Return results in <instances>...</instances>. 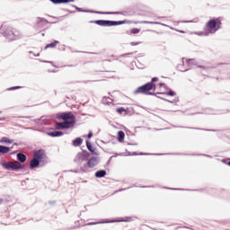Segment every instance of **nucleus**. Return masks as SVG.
<instances>
[{"mask_svg": "<svg viewBox=\"0 0 230 230\" xmlns=\"http://www.w3.org/2000/svg\"><path fill=\"white\" fill-rule=\"evenodd\" d=\"M222 22L220 21V19H211L206 23L204 31H195L194 35H199V37H208V35H213L214 33H217V31L220 30Z\"/></svg>", "mask_w": 230, "mask_h": 230, "instance_id": "obj_1", "label": "nucleus"}, {"mask_svg": "<svg viewBox=\"0 0 230 230\" xmlns=\"http://www.w3.org/2000/svg\"><path fill=\"white\" fill-rule=\"evenodd\" d=\"M93 24H98V26L111 27V26H119L125 24V21H109V20H95L90 22Z\"/></svg>", "mask_w": 230, "mask_h": 230, "instance_id": "obj_2", "label": "nucleus"}, {"mask_svg": "<svg viewBox=\"0 0 230 230\" xmlns=\"http://www.w3.org/2000/svg\"><path fill=\"white\" fill-rule=\"evenodd\" d=\"M4 37H5V39H7V40H17L21 39V37H22V35L21 34V32L19 31L8 28L4 32Z\"/></svg>", "mask_w": 230, "mask_h": 230, "instance_id": "obj_3", "label": "nucleus"}, {"mask_svg": "<svg viewBox=\"0 0 230 230\" xmlns=\"http://www.w3.org/2000/svg\"><path fill=\"white\" fill-rule=\"evenodd\" d=\"M2 166L4 170H12L13 172L22 170L24 168V166L18 161L4 163L2 164Z\"/></svg>", "mask_w": 230, "mask_h": 230, "instance_id": "obj_4", "label": "nucleus"}, {"mask_svg": "<svg viewBox=\"0 0 230 230\" xmlns=\"http://www.w3.org/2000/svg\"><path fill=\"white\" fill-rule=\"evenodd\" d=\"M58 119H64L67 121V123H72L75 126V121H76V117L73 114V112H62L58 114Z\"/></svg>", "mask_w": 230, "mask_h": 230, "instance_id": "obj_5", "label": "nucleus"}, {"mask_svg": "<svg viewBox=\"0 0 230 230\" xmlns=\"http://www.w3.org/2000/svg\"><path fill=\"white\" fill-rule=\"evenodd\" d=\"M152 89L155 90V84L154 83H147L140 87H138L136 91V94H139V93H142L143 94H146L148 91H152Z\"/></svg>", "mask_w": 230, "mask_h": 230, "instance_id": "obj_6", "label": "nucleus"}, {"mask_svg": "<svg viewBox=\"0 0 230 230\" xmlns=\"http://www.w3.org/2000/svg\"><path fill=\"white\" fill-rule=\"evenodd\" d=\"M71 127H75L73 125V122L64 121V122H58L56 124L57 130H63L64 128H71Z\"/></svg>", "mask_w": 230, "mask_h": 230, "instance_id": "obj_7", "label": "nucleus"}, {"mask_svg": "<svg viewBox=\"0 0 230 230\" xmlns=\"http://www.w3.org/2000/svg\"><path fill=\"white\" fill-rule=\"evenodd\" d=\"M100 163V158L98 156H93L90 158L87 162L88 168H94V166H98Z\"/></svg>", "mask_w": 230, "mask_h": 230, "instance_id": "obj_8", "label": "nucleus"}, {"mask_svg": "<svg viewBox=\"0 0 230 230\" xmlns=\"http://www.w3.org/2000/svg\"><path fill=\"white\" fill-rule=\"evenodd\" d=\"M33 157L38 161H42V159L46 157V152L44 151V149L37 150L34 152Z\"/></svg>", "mask_w": 230, "mask_h": 230, "instance_id": "obj_9", "label": "nucleus"}, {"mask_svg": "<svg viewBox=\"0 0 230 230\" xmlns=\"http://www.w3.org/2000/svg\"><path fill=\"white\" fill-rule=\"evenodd\" d=\"M84 161H87V155L84 153H79L75 158V163L77 164H82Z\"/></svg>", "mask_w": 230, "mask_h": 230, "instance_id": "obj_10", "label": "nucleus"}, {"mask_svg": "<svg viewBox=\"0 0 230 230\" xmlns=\"http://www.w3.org/2000/svg\"><path fill=\"white\" fill-rule=\"evenodd\" d=\"M136 217H119L117 220H114L116 223H130L134 219H136Z\"/></svg>", "mask_w": 230, "mask_h": 230, "instance_id": "obj_11", "label": "nucleus"}, {"mask_svg": "<svg viewBox=\"0 0 230 230\" xmlns=\"http://www.w3.org/2000/svg\"><path fill=\"white\" fill-rule=\"evenodd\" d=\"M46 24H48V20L40 17L36 19V28H44Z\"/></svg>", "mask_w": 230, "mask_h": 230, "instance_id": "obj_12", "label": "nucleus"}, {"mask_svg": "<svg viewBox=\"0 0 230 230\" xmlns=\"http://www.w3.org/2000/svg\"><path fill=\"white\" fill-rule=\"evenodd\" d=\"M39 164H40V161L33 157L30 162L31 170H33V168H38Z\"/></svg>", "mask_w": 230, "mask_h": 230, "instance_id": "obj_13", "label": "nucleus"}, {"mask_svg": "<svg viewBox=\"0 0 230 230\" xmlns=\"http://www.w3.org/2000/svg\"><path fill=\"white\" fill-rule=\"evenodd\" d=\"M48 136H50L51 137H60L61 136H64V132L62 131H50L48 133Z\"/></svg>", "mask_w": 230, "mask_h": 230, "instance_id": "obj_14", "label": "nucleus"}, {"mask_svg": "<svg viewBox=\"0 0 230 230\" xmlns=\"http://www.w3.org/2000/svg\"><path fill=\"white\" fill-rule=\"evenodd\" d=\"M107 175V171L105 170H100L95 172V177L97 179H102V177H105Z\"/></svg>", "mask_w": 230, "mask_h": 230, "instance_id": "obj_15", "label": "nucleus"}, {"mask_svg": "<svg viewBox=\"0 0 230 230\" xmlns=\"http://www.w3.org/2000/svg\"><path fill=\"white\" fill-rule=\"evenodd\" d=\"M54 4H62L66 3H74L75 0H50Z\"/></svg>", "mask_w": 230, "mask_h": 230, "instance_id": "obj_16", "label": "nucleus"}, {"mask_svg": "<svg viewBox=\"0 0 230 230\" xmlns=\"http://www.w3.org/2000/svg\"><path fill=\"white\" fill-rule=\"evenodd\" d=\"M177 69L179 71H181V73H185V71H188L190 68H184V58H181V63L177 66Z\"/></svg>", "mask_w": 230, "mask_h": 230, "instance_id": "obj_17", "label": "nucleus"}, {"mask_svg": "<svg viewBox=\"0 0 230 230\" xmlns=\"http://www.w3.org/2000/svg\"><path fill=\"white\" fill-rule=\"evenodd\" d=\"M13 146L12 147H8L5 146H0V154H8V152H10V150H13Z\"/></svg>", "mask_w": 230, "mask_h": 230, "instance_id": "obj_18", "label": "nucleus"}, {"mask_svg": "<svg viewBox=\"0 0 230 230\" xmlns=\"http://www.w3.org/2000/svg\"><path fill=\"white\" fill-rule=\"evenodd\" d=\"M94 13H99L101 15H118L119 12H94Z\"/></svg>", "mask_w": 230, "mask_h": 230, "instance_id": "obj_19", "label": "nucleus"}, {"mask_svg": "<svg viewBox=\"0 0 230 230\" xmlns=\"http://www.w3.org/2000/svg\"><path fill=\"white\" fill-rule=\"evenodd\" d=\"M86 146H87V149L89 150V152H91L93 155H96V149H94L93 147V146L91 145V142H89V140L86 141Z\"/></svg>", "mask_w": 230, "mask_h": 230, "instance_id": "obj_20", "label": "nucleus"}, {"mask_svg": "<svg viewBox=\"0 0 230 230\" xmlns=\"http://www.w3.org/2000/svg\"><path fill=\"white\" fill-rule=\"evenodd\" d=\"M17 160L20 163H26V155L22 153H18L17 154Z\"/></svg>", "mask_w": 230, "mask_h": 230, "instance_id": "obj_21", "label": "nucleus"}, {"mask_svg": "<svg viewBox=\"0 0 230 230\" xmlns=\"http://www.w3.org/2000/svg\"><path fill=\"white\" fill-rule=\"evenodd\" d=\"M83 142H84V139H82V137H76V138L73 141V146H80Z\"/></svg>", "mask_w": 230, "mask_h": 230, "instance_id": "obj_22", "label": "nucleus"}, {"mask_svg": "<svg viewBox=\"0 0 230 230\" xmlns=\"http://www.w3.org/2000/svg\"><path fill=\"white\" fill-rule=\"evenodd\" d=\"M0 143H5L6 145H12L13 143V140H11L9 139L8 137H3L1 139H0Z\"/></svg>", "mask_w": 230, "mask_h": 230, "instance_id": "obj_23", "label": "nucleus"}, {"mask_svg": "<svg viewBox=\"0 0 230 230\" xmlns=\"http://www.w3.org/2000/svg\"><path fill=\"white\" fill-rule=\"evenodd\" d=\"M125 139V132L123 131H119L118 132V141L119 143H122V141Z\"/></svg>", "mask_w": 230, "mask_h": 230, "instance_id": "obj_24", "label": "nucleus"}, {"mask_svg": "<svg viewBox=\"0 0 230 230\" xmlns=\"http://www.w3.org/2000/svg\"><path fill=\"white\" fill-rule=\"evenodd\" d=\"M57 44H58V40H55L54 42L48 44L45 47V49H48L49 48H57Z\"/></svg>", "mask_w": 230, "mask_h": 230, "instance_id": "obj_25", "label": "nucleus"}, {"mask_svg": "<svg viewBox=\"0 0 230 230\" xmlns=\"http://www.w3.org/2000/svg\"><path fill=\"white\" fill-rule=\"evenodd\" d=\"M156 94H166L167 96H175V92L171 90L166 93H156Z\"/></svg>", "mask_w": 230, "mask_h": 230, "instance_id": "obj_26", "label": "nucleus"}, {"mask_svg": "<svg viewBox=\"0 0 230 230\" xmlns=\"http://www.w3.org/2000/svg\"><path fill=\"white\" fill-rule=\"evenodd\" d=\"M142 24H161V22H146V21H144V22H142Z\"/></svg>", "mask_w": 230, "mask_h": 230, "instance_id": "obj_27", "label": "nucleus"}, {"mask_svg": "<svg viewBox=\"0 0 230 230\" xmlns=\"http://www.w3.org/2000/svg\"><path fill=\"white\" fill-rule=\"evenodd\" d=\"M70 172H72V173H80V172H85V170L84 169H74V170H70Z\"/></svg>", "mask_w": 230, "mask_h": 230, "instance_id": "obj_28", "label": "nucleus"}, {"mask_svg": "<svg viewBox=\"0 0 230 230\" xmlns=\"http://www.w3.org/2000/svg\"><path fill=\"white\" fill-rule=\"evenodd\" d=\"M162 100H164V102H168L169 103H177L179 102V99H174L173 101H170L167 99L161 98Z\"/></svg>", "mask_w": 230, "mask_h": 230, "instance_id": "obj_29", "label": "nucleus"}, {"mask_svg": "<svg viewBox=\"0 0 230 230\" xmlns=\"http://www.w3.org/2000/svg\"><path fill=\"white\" fill-rule=\"evenodd\" d=\"M74 8H75V10H77V12H86V13L91 12V13H93V11H85L80 7H77L76 5H75Z\"/></svg>", "mask_w": 230, "mask_h": 230, "instance_id": "obj_30", "label": "nucleus"}, {"mask_svg": "<svg viewBox=\"0 0 230 230\" xmlns=\"http://www.w3.org/2000/svg\"><path fill=\"white\" fill-rule=\"evenodd\" d=\"M139 31H141V30H139V29H133V30H131V33H133L134 35L139 33Z\"/></svg>", "mask_w": 230, "mask_h": 230, "instance_id": "obj_31", "label": "nucleus"}, {"mask_svg": "<svg viewBox=\"0 0 230 230\" xmlns=\"http://www.w3.org/2000/svg\"><path fill=\"white\" fill-rule=\"evenodd\" d=\"M117 112L119 114H123V112H125V110L123 108H119V109H117Z\"/></svg>", "mask_w": 230, "mask_h": 230, "instance_id": "obj_32", "label": "nucleus"}, {"mask_svg": "<svg viewBox=\"0 0 230 230\" xmlns=\"http://www.w3.org/2000/svg\"><path fill=\"white\" fill-rule=\"evenodd\" d=\"M187 66H191L193 64V59H186Z\"/></svg>", "mask_w": 230, "mask_h": 230, "instance_id": "obj_33", "label": "nucleus"}, {"mask_svg": "<svg viewBox=\"0 0 230 230\" xmlns=\"http://www.w3.org/2000/svg\"><path fill=\"white\" fill-rule=\"evenodd\" d=\"M222 163H225V164H228V166H230V159H224L222 160Z\"/></svg>", "mask_w": 230, "mask_h": 230, "instance_id": "obj_34", "label": "nucleus"}, {"mask_svg": "<svg viewBox=\"0 0 230 230\" xmlns=\"http://www.w3.org/2000/svg\"><path fill=\"white\" fill-rule=\"evenodd\" d=\"M15 89H21V86H13L9 88V91H15Z\"/></svg>", "mask_w": 230, "mask_h": 230, "instance_id": "obj_35", "label": "nucleus"}, {"mask_svg": "<svg viewBox=\"0 0 230 230\" xmlns=\"http://www.w3.org/2000/svg\"><path fill=\"white\" fill-rule=\"evenodd\" d=\"M159 80V78L157 77H153L152 80H151V83L154 84V82H157Z\"/></svg>", "mask_w": 230, "mask_h": 230, "instance_id": "obj_36", "label": "nucleus"}, {"mask_svg": "<svg viewBox=\"0 0 230 230\" xmlns=\"http://www.w3.org/2000/svg\"><path fill=\"white\" fill-rule=\"evenodd\" d=\"M88 139H91L93 137V132H89L87 136Z\"/></svg>", "mask_w": 230, "mask_h": 230, "instance_id": "obj_37", "label": "nucleus"}, {"mask_svg": "<svg viewBox=\"0 0 230 230\" xmlns=\"http://www.w3.org/2000/svg\"><path fill=\"white\" fill-rule=\"evenodd\" d=\"M139 44V42H131V46H137Z\"/></svg>", "mask_w": 230, "mask_h": 230, "instance_id": "obj_38", "label": "nucleus"}, {"mask_svg": "<svg viewBox=\"0 0 230 230\" xmlns=\"http://www.w3.org/2000/svg\"><path fill=\"white\" fill-rule=\"evenodd\" d=\"M159 85L160 87H166V84L164 83H160Z\"/></svg>", "mask_w": 230, "mask_h": 230, "instance_id": "obj_39", "label": "nucleus"}, {"mask_svg": "<svg viewBox=\"0 0 230 230\" xmlns=\"http://www.w3.org/2000/svg\"><path fill=\"white\" fill-rule=\"evenodd\" d=\"M181 22L188 23V22H195V21H182Z\"/></svg>", "mask_w": 230, "mask_h": 230, "instance_id": "obj_40", "label": "nucleus"}, {"mask_svg": "<svg viewBox=\"0 0 230 230\" xmlns=\"http://www.w3.org/2000/svg\"><path fill=\"white\" fill-rule=\"evenodd\" d=\"M6 119V118L3 117V118H0V121H4Z\"/></svg>", "mask_w": 230, "mask_h": 230, "instance_id": "obj_41", "label": "nucleus"}, {"mask_svg": "<svg viewBox=\"0 0 230 230\" xmlns=\"http://www.w3.org/2000/svg\"><path fill=\"white\" fill-rule=\"evenodd\" d=\"M139 155H148V154L140 153Z\"/></svg>", "mask_w": 230, "mask_h": 230, "instance_id": "obj_42", "label": "nucleus"}, {"mask_svg": "<svg viewBox=\"0 0 230 230\" xmlns=\"http://www.w3.org/2000/svg\"><path fill=\"white\" fill-rule=\"evenodd\" d=\"M40 53H38V54H34V57H40Z\"/></svg>", "mask_w": 230, "mask_h": 230, "instance_id": "obj_43", "label": "nucleus"}, {"mask_svg": "<svg viewBox=\"0 0 230 230\" xmlns=\"http://www.w3.org/2000/svg\"><path fill=\"white\" fill-rule=\"evenodd\" d=\"M205 155L206 157H211V155Z\"/></svg>", "mask_w": 230, "mask_h": 230, "instance_id": "obj_44", "label": "nucleus"}, {"mask_svg": "<svg viewBox=\"0 0 230 230\" xmlns=\"http://www.w3.org/2000/svg\"><path fill=\"white\" fill-rule=\"evenodd\" d=\"M180 33H184V31H178Z\"/></svg>", "mask_w": 230, "mask_h": 230, "instance_id": "obj_45", "label": "nucleus"}, {"mask_svg": "<svg viewBox=\"0 0 230 230\" xmlns=\"http://www.w3.org/2000/svg\"><path fill=\"white\" fill-rule=\"evenodd\" d=\"M94 225V223H90V224H88V226H93Z\"/></svg>", "mask_w": 230, "mask_h": 230, "instance_id": "obj_46", "label": "nucleus"}, {"mask_svg": "<svg viewBox=\"0 0 230 230\" xmlns=\"http://www.w3.org/2000/svg\"><path fill=\"white\" fill-rule=\"evenodd\" d=\"M125 189H120L119 191H123Z\"/></svg>", "mask_w": 230, "mask_h": 230, "instance_id": "obj_47", "label": "nucleus"}, {"mask_svg": "<svg viewBox=\"0 0 230 230\" xmlns=\"http://www.w3.org/2000/svg\"><path fill=\"white\" fill-rule=\"evenodd\" d=\"M148 94H155V93H148Z\"/></svg>", "mask_w": 230, "mask_h": 230, "instance_id": "obj_48", "label": "nucleus"}, {"mask_svg": "<svg viewBox=\"0 0 230 230\" xmlns=\"http://www.w3.org/2000/svg\"><path fill=\"white\" fill-rule=\"evenodd\" d=\"M133 155H137V153H134Z\"/></svg>", "mask_w": 230, "mask_h": 230, "instance_id": "obj_49", "label": "nucleus"}, {"mask_svg": "<svg viewBox=\"0 0 230 230\" xmlns=\"http://www.w3.org/2000/svg\"><path fill=\"white\" fill-rule=\"evenodd\" d=\"M0 202H3V199H0Z\"/></svg>", "mask_w": 230, "mask_h": 230, "instance_id": "obj_50", "label": "nucleus"}, {"mask_svg": "<svg viewBox=\"0 0 230 230\" xmlns=\"http://www.w3.org/2000/svg\"><path fill=\"white\" fill-rule=\"evenodd\" d=\"M164 89H168V87H167V86H165V87H164Z\"/></svg>", "mask_w": 230, "mask_h": 230, "instance_id": "obj_51", "label": "nucleus"}, {"mask_svg": "<svg viewBox=\"0 0 230 230\" xmlns=\"http://www.w3.org/2000/svg\"><path fill=\"white\" fill-rule=\"evenodd\" d=\"M119 155H123V154H119Z\"/></svg>", "mask_w": 230, "mask_h": 230, "instance_id": "obj_52", "label": "nucleus"}, {"mask_svg": "<svg viewBox=\"0 0 230 230\" xmlns=\"http://www.w3.org/2000/svg\"><path fill=\"white\" fill-rule=\"evenodd\" d=\"M42 37H44V33H42Z\"/></svg>", "mask_w": 230, "mask_h": 230, "instance_id": "obj_53", "label": "nucleus"}, {"mask_svg": "<svg viewBox=\"0 0 230 230\" xmlns=\"http://www.w3.org/2000/svg\"><path fill=\"white\" fill-rule=\"evenodd\" d=\"M30 53H33L32 51H30Z\"/></svg>", "mask_w": 230, "mask_h": 230, "instance_id": "obj_54", "label": "nucleus"}, {"mask_svg": "<svg viewBox=\"0 0 230 230\" xmlns=\"http://www.w3.org/2000/svg\"><path fill=\"white\" fill-rule=\"evenodd\" d=\"M199 67H204V66H199Z\"/></svg>", "mask_w": 230, "mask_h": 230, "instance_id": "obj_55", "label": "nucleus"}, {"mask_svg": "<svg viewBox=\"0 0 230 230\" xmlns=\"http://www.w3.org/2000/svg\"><path fill=\"white\" fill-rule=\"evenodd\" d=\"M1 112H3V111H0V114H1Z\"/></svg>", "mask_w": 230, "mask_h": 230, "instance_id": "obj_56", "label": "nucleus"}]
</instances>
